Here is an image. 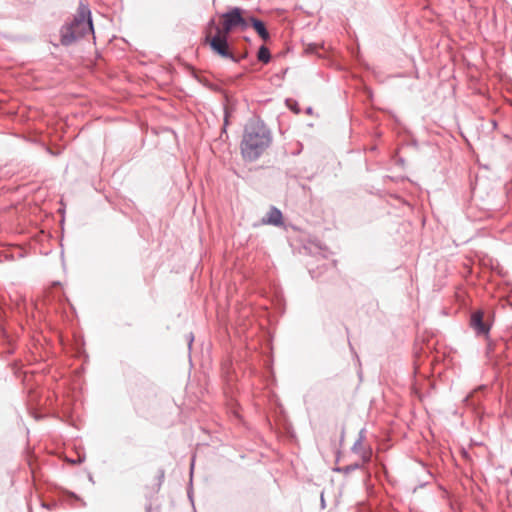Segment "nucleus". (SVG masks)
Returning <instances> with one entry per match:
<instances>
[{"label": "nucleus", "instance_id": "11", "mask_svg": "<svg viewBox=\"0 0 512 512\" xmlns=\"http://www.w3.org/2000/svg\"><path fill=\"white\" fill-rule=\"evenodd\" d=\"M257 57L259 61L268 63L271 56L269 50L265 46H262L258 51Z\"/></svg>", "mask_w": 512, "mask_h": 512}, {"label": "nucleus", "instance_id": "15", "mask_svg": "<svg viewBox=\"0 0 512 512\" xmlns=\"http://www.w3.org/2000/svg\"><path fill=\"white\" fill-rule=\"evenodd\" d=\"M160 472H161V474H160V478L162 479V478L164 477V471H163V470H161Z\"/></svg>", "mask_w": 512, "mask_h": 512}, {"label": "nucleus", "instance_id": "10", "mask_svg": "<svg viewBox=\"0 0 512 512\" xmlns=\"http://www.w3.org/2000/svg\"><path fill=\"white\" fill-rule=\"evenodd\" d=\"M67 501H69L71 505L75 508L83 507L86 505V503L80 497H78L76 494L72 492L68 494Z\"/></svg>", "mask_w": 512, "mask_h": 512}, {"label": "nucleus", "instance_id": "9", "mask_svg": "<svg viewBox=\"0 0 512 512\" xmlns=\"http://www.w3.org/2000/svg\"><path fill=\"white\" fill-rule=\"evenodd\" d=\"M362 465H363V463H354V464H350V465H347L344 467L335 468L334 471L342 473L344 475H348L351 472L360 469L362 467Z\"/></svg>", "mask_w": 512, "mask_h": 512}, {"label": "nucleus", "instance_id": "2", "mask_svg": "<svg viewBox=\"0 0 512 512\" xmlns=\"http://www.w3.org/2000/svg\"><path fill=\"white\" fill-rule=\"evenodd\" d=\"M89 32L94 33L91 12L87 7L81 6L73 19L66 22L61 28V43L70 45Z\"/></svg>", "mask_w": 512, "mask_h": 512}, {"label": "nucleus", "instance_id": "14", "mask_svg": "<svg viewBox=\"0 0 512 512\" xmlns=\"http://www.w3.org/2000/svg\"><path fill=\"white\" fill-rule=\"evenodd\" d=\"M291 228H293L294 231L298 230V226L292 225Z\"/></svg>", "mask_w": 512, "mask_h": 512}, {"label": "nucleus", "instance_id": "13", "mask_svg": "<svg viewBox=\"0 0 512 512\" xmlns=\"http://www.w3.org/2000/svg\"><path fill=\"white\" fill-rule=\"evenodd\" d=\"M187 339H188V346H189V349L191 348V345H192V342L194 340V336L192 333H190L188 336H187Z\"/></svg>", "mask_w": 512, "mask_h": 512}, {"label": "nucleus", "instance_id": "7", "mask_svg": "<svg viewBox=\"0 0 512 512\" xmlns=\"http://www.w3.org/2000/svg\"><path fill=\"white\" fill-rule=\"evenodd\" d=\"M251 24L257 34L264 40L267 41L269 39V33L264 25V23L254 17L248 16V25Z\"/></svg>", "mask_w": 512, "mask_h": 512}, {"label": "nucleus", "instance_id": "3", "mask_svg": "<svg viewBox=\"0 0 512 512\" xmlns=\"http://www.w3.org/2000/svg\"><path fill=\"white\" fill-rule=\"evenodd\" d=\"M221 20V27L215 25L213 28L228 36L236 28H240L243 31L248 27L246 11L238 7L222 14Z\"/></svg>", "mask_w": 512, "mask_h": 512}, {"label": "nucleus", "instance_id": "5", "mask_svg": "<svg viewBox=\"0 0 512 512\" xmlns=\"http://www.w3.org/2000/svg\"><path fill=\"white\" fill-rule=\"evenodd\" d=\"M470 327L474 330L477 336L488 337L491 325L484 321V313L481 310H476L471 313Z\"/></svg>", "mask_w": 512, "mask_h": 512}, {"label": "nucleus", "instance_id": "6", "mask_svg": "<svg viewBox=\"0 0 512 512\" xmlns=\"http://www.w3.org/2000/svg\"><path fill=\"white\" fill-rule=\"evenodd\" d=\"M366 438V430L363 428L360 430L357 440L354 442L351 451L358 454L361 457L362 463H368L371 459V450H367L363 446V442Z\"/></svg>", "mask_w": 512, "mask_h": 512}, {"label": "nucleus", "instance_id": "12", "mask_svg": "<svg viewBox=\"0 0 512 512\" xmlns=\"http://www.w3.org/2000/svg\"><path fill=\"white\" fill-rule=\"evenodd\" d=\"M309 244H310L309 247H307V246H304V247H305V249H309L310 252H312L313 247H315L316 249H318L320 251H324L325 250L322 247L320 241H318V240L309 241Z\"/></svg>", "mask_w": 512, "mask_h": 512}, {"label": "nucleus", "instance_id": "1", "mask_svg": "<svg viewBox=\"0 0 512 512\" xmlns=\"http://www.w3.org/2000/svg\"><path fill=\"white\" fill-rule=\"evenodd\" d=\"M270 135L266 127L259 122H251L246 125L241 153L248 161L256 160L269 146Z\"/></svg>", "mask_w": 512, "mask_h": 512}, {"label": "nucleus", "instance_id": "8", "mask_svg": "<svg viewBox=\"0 0 512 512\" xmlns=\"http://www.w3.org/2000/svg\"><path fill=\"white\" fill-rule=\"evenodd\" d=\"M263 222L264 224H282V213L276 208H271Z\"/></svg>", "mask_w": 512, "mask_h": 512}, {"label": "nucleus", "instance_id": "4", "mask_svg": "<svg viewBox=\"0 0 512 512\" xmlns=\"http://www.w3.org/2000/svg\"><path fill=\"white\" fill-rule=\"evenodd\" d=\"M214 26L215 21L211 20L206 30L205 43L209 44L212 51L218 54L219 56L236 61L233 53L229 50L227 41L228 35L223 34L218 30H215V34H213Z\"/></svg>", "mask_w": 512, "mask_h": 512}]
</instances>
